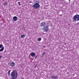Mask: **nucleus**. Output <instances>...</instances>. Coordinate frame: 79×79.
<instances>
[{"label": "nucleus", "instance_id": "f257e3e1", "mask_svg": "<svg viewBox=\"0 0 79 79\" xmlns=\"http://www.w3.org/2000/svg\"><path fill=\"white\" fill-rule=\"evenodd\" d=\"M18 77V72L16 70H14L10 74V79H17Z\"/></svg>", "mask_w": 79, "mask_h": 79}, {"label": "nucleus", "instance_id": "f03ea898", "mask_svg": "<svg viewBox=\"0 0 79 79\" xmlns=\"http://www.w3.org/2000/svg\"><path fill=\"white\" fill-rule=\"evenodd\" d=\"M73 19L75 21H79V15H76L73 17Z\"/></svg>", "mask_w": 79, "mask_h": 79}, {"label": "nucleus", "instance_id": "7ed1b4c3", "mask_svg": "<svg viewBox=\"0 0 79 79\" xmlns=\"http://www.w3.org/2000/svg\"><path fill=\"white\" fill-rule=\"evenodd\" d=\"M33 8H39L40 7V5L39 3H35L33 6Z\"/></svg>", "mask_w": 79, "mask_h": 79}, {"label": "nucleus", "instance_id": "20e7f679", "mask_svg": "<svg viewBox=\"0 0 79 79\" xmlns=\"http://www.w3.org/2000/svg\"><path fill=\"white\" fill-rule=\"evenodd\" d=\"M44 31L45 32H47L48 31V26H45L44 27Z\"/></svg>", "mask_w": 79, "mask_h": 79}, {"label": "nucleus", "instance_id": "39448f33", "mask_svg": "<svg viewBox=\"0 0 79 79\" xmlns=\"http://www.w3.org/2000/svg\"><path fill=\"white\" fill-rule=\"evenodd\" d=\"M10 66L15 67V63L14 62H10Z\"/></svg>", "mask_w": 79, "mask_h": 79}, {"label": "nucleus", "instance_id": "423d86ee", "mask_svg": "<svg viewBox=\"0 0 79 79\" xmlns=\"http://www.w3.org/2000/svg\"><path fill=\"white\" fill-rule=\"evenodd\" d=\"M46 23H45V22H42L41 23V24L40 25V26L41 27H44V26H45V25H46Z\"/></svg>", "mask_w": 79, "mask_h": 79}, {"label": "nucleus", "instance_id": "0eeeda50", "mask_svg": "<svg viewBox=\"0 0 79 79\" xmlns=\"http://www.w3.org/2000/svg\"><path fill=\"white\" fill-rule=\"evenodd\" d=\"M51 78L52 79H58V77L56 76L52 75Z\"/></svg>", "mask_w": 79, "mask_h": 79}, {"label": "nucleus", "instance_id": "6e6552de", "mask_svg": "<svg viewBox=\"0 0 79 79\" xmlns=\"http://www.w3.org/2000/svg\"><path fill=\"white\" fill-rule=\"evenodd\" d=\"M30 55H31V56L34 57V56H35V55H36V54H35V52H32L30 54Z\"/></svg>", "mask_w": 79, "mask_h": 79}, {"label": "nucleus", "instance_id": "1a4fd4ad", "mask_svg": "<svg viewBox=\"0 0 79 79\" xmlns=\"http://www.w3.org/2000/svg\"><path fill=\"white\" fill-rule=\"evenodd\" d=\"M13 20L15 21H16L18 20V18L17 17L15 16L13 18Z\"/></svg>", "mask_w": 79, "mask_h": 79}, {"label": "nucleus", "instance_id": "9d476101", "mask_svg": "<svg viewBox=\"0 0 79 79\" xmlns=\"http://www.w3.org/2000/svg\"><path fill=\"white\" fill-rule=\"evenodd\" d=\"M11 71V70H9L8 72V76H10V72Z\"/></svg>", "mask_w": 79, "mask_h": 79}, {"label": "nucleus", "instance_id": "9b49d317", "mask_svg": "<svg viewBox=\"0 0 79 79\" xmlns=\"http://www.w3.org/2000/svg\"><path fill=\"white\" fill-rule=\"evenodd\" d=\"M3 50H4V48L3 47H2V48L0 49V52H2V51H3Z\"/></svg>", "mask_w": 79, "mask_h": 79}, {"label": "nucleus", "instance_id": "f8f14e48", "mask_svg": "<svg viewBox=\"0 0 79 79\" xmlns=\"http://www.w3.org/2000/svg\"><path fill=\"white\" fill-rule=\"evenodd\" d=\"M41 40H42V39L41 38H38V39L37 40H38V41H40Z\"/></svg>", "mask_w": 79, "mask_h": 79}, {"label": "nucleus", "instance_id": "ddd939ff", "mask_svg": "<svg viewBox=\"0 0 79 79\" xmlns=\"http://www.w3.org/2000/svg\"><path fill=\"white\" fill-rule=\"evenodd\" d=\"M25 37V35H22L21 36V37L22 38H24Z\"/></svg>", "mask_w": 79, "mask_h": 79}, {"label": "nucleus", "instance_id": "4468645a", "mask_svg": "<svg viewBox=\"0 0 79 79\" xmlns=\"http://www.w3.org/2000/svg\"><path fill=\"white\" fill-rule=\"evenodd\" d=\"M7 5H8V3L6 2L5 3L4 5H5V6H7Z\"/></svg>", "mask_w": 79, "mask_h": 79}, {"label": "nucleus", "instance_id": "2eb2a0df", "mask_svg": "<svg viewBox=\"0 0 79 79\" xmlns=\"http://www.w3.org/2000/svg\"><path fill=\"white\" fill-rule=\"evenodd\" d=\"M3 45L2 44H0V48H3Z\"/></svg>", "mask_w": 79, "mask_h": 79}, {"label": "nucleus", "instance_id": "dca6fc26", "mask_svg": "<svg viewBox=\"0 0 79 79\" xmlns=\"http://www.w3.org/2000/svg\"><path fill=\"white\" fill-rule=\"evenodd\" d=\"M45 52H43L42 54V55H45Z\"/></svg>", "mask_w": 79, "mask_h": 79}, {"label": "nucleus", "instance_id": "f3484780", "mask_svg": "<svg viewBox=\"0 0 79 79\" xmlns=\"http://www.w3.org/2000/svg\"><path fill=\"white\" fill-rule=\"evenodd\" d=\"M8 65H9V66H11V62L10 63H8Z\"/></svg>", "mask_w": 79, "mask_h": 79}, {"label": "nucleus", "instance_id": "a211bd4d", "mask_svg": "<svg viewBox=\"0 0 79 79\" xmlns=\"http://www.w3.org/2000/svg\"><path fill=\"white\" fill-rule=\"evenodd\" d=\"M19 5H21V4L20 2H18Z\"/></svg>", "mask_w": 79, "mask_h": 79}, {"label": "nucleus", "instance_id": "6ab92c4d", "mask_svg": "<svg viewBox=\"0 0 79 79\" xmlns=\"http://www.w3.org/2000/svg\"><path fill=\"white\" fill-rule=\"evenodd\" d=\"M37 56H38L37 55V56H35V59H36V58H37Z\"/></svg>", "mask_w": 79, "mask_h": 79}, {"label": "nucleus", "instance_id": "aec40b11", "mask_svg": "<svg viewBox=\"0 0 79 79\" xmlns=\"http://www.w3.org/2000/svg\"><path fill=\"white\" fill-rule=\"evenodd\" d=\"M35 2V3H38V1H36Z\"/></svg>", "mask_w": 79, "mask_h": 79}, {"label": "nucleus", "instance_id": "412c9836", "mask_svg": "<svg viewBox=\"0 0 79 79\" xmlns=\"http://www.w3.org/2000/svg\"><path fill=\"white\" fill-rule=\"evenodd\" d=\"M2 57V56H0V59H1Z\"/></svg>", "mask_w": 79, "mask_h": 79}, {"label": "nucleus", "instance_id": "4be33fe9", "mask_svg": "<svg viewBox=\"0 0 79 79\" xmlns=\"http://www.w3.org/2000/svg\"><path fill=\"white\" fill-rule=\"evenodd\" d=\"M77 24H78V25H79V23L78 22V23H77Z\"/></svg>", "mask_w": 79, "mask_h": 79}, {"label": "nucleus", "instance_id": "5701e85b", "mask_svg": "<svg viewBox=\"0 0 79 79\" xmlns=\"http://www.w3.org/2000/svg\"><path fill=\"white\" fill-rule=\"evenodd\" d=\"M44 47H46V46H44Z\"/></svg>", "mask_w": 79, "mask_h": 79}, {"label": "nucleus", "instance_id": "b1692460", "mask_svg": "<svg viewBox=\"0 0 79 79\" xmlns=\"http://www.w3.org/2000/svg\"><path fill=\"white\" fill-rule=\"evenodd\" d=\"M69 0V2H70V1H71V0Z\"/></svg>", "mask_w": 79, "mask_h": 79}, {"label": "nucleus", "instance_id": "393cba45", "mask_svg": "<svg viewBox=\"0 0 79 79\" xmlns=\"http://www.w3.org/2000/svg\"><path fill=\"white\" fill-rule=\"evenodd\" d=\"M37 66V65H36V66Z\"/></svg>", "mask_w": 79, "mask_h": 79}, {"label": "nucleus", "instance_id": "a878e982", "mask_svg": "<svg viewBox=\"0 0 79 79\" xmlns=\"http://www.w3.org/2000/svg\"><path fill=\"white\" fill-rule=\"evenodd\" d=\"M73 76H74V74L73 75Z\"/></svg>", "mask_w": 79, "mask_h": 79}]
</instances>
